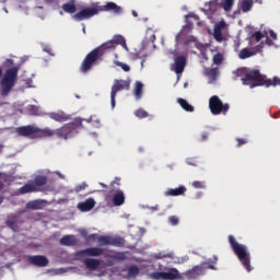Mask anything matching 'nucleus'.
I'll return each mask as SVG.
<instances>
[{
  "mask_svg": "<svg viewBox=\"0 0 280 280\" xmlns=\"http://www.w3.org/2000/svg\"><path fill=\"white\" fill-rule=\"evenodd\" d=\"M63 12H67V14H75L77 8H75V1L71 0L68 3L62 4Z\"/></svg>",
  "mask_w": 280,
  "mask_h": 280,
  "instance_id": "obj_28",
  "label": "nucleus"
},
{
  "mask_svg": "<svg viewBox=\"0 0 280 280\" xmlns=\"http://www.w3.org/2000/svg\"><path fill=\"white\" fill-rule=\"evenodd\" d=\"M44 51H46V54H49V56H54V49H51V47L46 46L44 48Z\"/></svg>",
  "mask_w": 280,
  "mask_h": 280,
  "instance_id": "obj_46",
  "label": "nucleus"
},
{
  "mask_svg": "<svg viewBox=\"0 0 280 280\" xmlns=\"http://www.w3.org/2000/svg\"><path fill=\"white\" fill-rule=\"evenodd\" d=\"M0 205H3V196H0Z\"/></svg>",
  "mask_w": 280,
  "mask_h": 280,
  "instance_id": "obj_57",
  "label": "nucleus"
},
{
  "mask_svg": "<svg viewBox=\"0 0 280 280\" xmlns=\"http://www.w3.org/2000/svg\"><path fill=\"white\" fill-rule=\"evenodd\" d=\"M225 12H231L233 5H235V0H222L220 4Z\"/></svg>",
  "mask_w": 280,
  "mask_h": 280,
  "instance_id": "obj_33",
  "label": "nucleus"
},
{
  "mask_svg": "<svg viewBox=\"0 0 280 280\" xmlns=\"http://www.w3.org/2000/svg\"><path fill=\"white\" fill-rule=\"evenodd\" d=\"M59 244L61 246H78V244H80V238L73 234L65 235L60 238Z\"/></svg>",
  "mask_w": 280,
  "mask_h": 280,
  "instance_id": "obj_14",
  "label": "nucleus"
},
{
  "mask_svg": "<svg viewBox=\"0 0 280 280\" xmlns=\"http://www.w3.org/2000/svg\"><path fill=\"white\" fill-rule=\"evenodd\" d=\"M102 185V187H106V185L105 184H101Z\"/></svg>",
  "mask_w": 280,
  "mask_h": 280,
  "instance_id": "obj_62",
  "label": "nucleus"
},
{
  "mask_svg": "<svg viewBox=\"0 0 280 280\" xmlns=\"http://www.w3.org/2000/svg\"><path fill=\"white\" fill-rule=\"evenodd\" d=\"M82 189H86V186H79V187H77V191H82Z\"/></svg>",
  "mask_w": 280,
  "mask_h": 280,
  "instance_id": "obj_52",
  "label": "nucleus"
},
{
  "mask_svg": "<svg viewBox=\"0 0 280 280\" xmlns=\"http://www.w3.org/2000/svg\"><path fill=\"white\" fill-rule=\"evenodd\" d=\"M27 261L31 266H36L37 268H45L49 264V259L44 255L28 256Z\"/></svg>",
  "mask_w": 280,
  "mask_h": 280,
  "instance_id": "obj_12",
  "label": "nucleus"
},
{
  "mask_svg": "<svg viewBox=\"0 0 280 280\" xmlns=\"http://www.w3.org/2000/svg\"><path fill=\"white\" fill-rule=\"evenodd\" d=\"M32 183L36 187V189H40L39 187H45V185H47V177L43 175H37Z\"/></svg>",
  "mask_w": 280,
  "mask_h": 280,
  "instance_id": "obj_27",
  "label": "nucleus"
},
{
  "mask_svg": "<svg viewBox=\"0 0 280 280\" xmlns=\"http://www.w3.org/2000/svg\"><path fill=\"white\" fill-rule=\"evenodd\" d=\"M138 119H145V117H149L150 114H148V112L143 108H139L133 113Z\"/></svg>",
  "mask_w": 280,
  "mask_h": 280,
  "instance_id": "obj_36",
  "label": "nucleus"
},
{
  "mask_svg": "<svg viewBox=\"0 0 280 280\" xmlns=\"http://www.w3.org/2000/svg\"><path fill=\"white\" fill-rule=\"evenodd\" d=\"M166 167L171 170V172L174 171V164H168Z\"/></svg>",
  "mask_w": 280,
  "mask_h": 280,
  "instance_id": "obj_54",
  "label": "nucleus"
},
{
  "mask_svg": "<svg viewBox=\"0 0 280 280\" xmlns=\"http://www.w3.org/2000/svg\"><path fill=\"white\" fill-rule=\"evenodd\" d=\"M206 75L209 78V83L215 82L218 80V75H220V69L219 68H211L206 70Z\"/></svg>",
  "mask_w": 280,
  "mask_h": 280,
  "instance_id": "obj_23",
  "label": "nucleus"
},
{
  "mask_svg": "<svg viewBox=\"0 0 280 280\" xmlns=\"http://www.w3.org/2000/svg\"><path fill=\"white\" fill-rule=\"evenodd\" d=\"M104 12H114V14H121V7L117 5L115 2H107L102 7Z\"/></svg>",
  "mask_w": 280,
  "mask_h": 280,
  "instance_id": "obj_18",
  "label": "nucleus"
},
{
  "mask_svg": "<svg viewBox=\"0 0 280 280\" xmlns=\"http://www.w3.org/2000/svg\"><path fill=\"white\" fill-rule=\"evenodd\" d=\"M187 191V188L185 186H179L177 188H168L165 192V196H185V192Z\"/></svg>",
  "mask_w": 280,
  "mask_h": 280,
  "instance_id": "obj_19",
  "label": "nucleus"
},
{
  "mask_svg": "<svg viewBox=\"0 0 280 280\" xmlns=\"http://www.w3.org/2000/svg\"><path fill=\"white\" fill-rule=\"evenodd\" d=\"M46 206H47V200L36 199L33 201H28L26 203V209H32L33 211H37L40 209H45Z\"/></svg>",
  "mask_w": 280,
  "mask_h": 280,
  "instance_id": "obj_16",
  "label": "nucleus"
},
{
  "mask_svg": "<svg viewBox=\"0 0 280 280\" xmlns=\"http://www.w3.org/2000/svg\"><path fill=\"white\" fill-rule=\"evenodd\" d=\"M266 44L269 45V46L273 45L272 40L270 38H268V37L266 39Z\"/></svg>",
  "mask_w": 280,
  "mask_h": 280,
  "instance_id": "obj_51",
  "label": "nucleus"
},
{
  "mask_svg": "<svg viewBox=\"0 0 280 280\" xmlns=\"http://www.w3.org/2000/svg\"><path fill=\"white\" fill-rule=\"evenodd\" d=\"M252 39L255 38L256 43H259V40H261V38H264V34H261V32L259 31H256L252 37Z\"/></svg>",
  "mask_w": 280,
  "mask_h": 280,
  "instance_id": "obj_41",
  "label": "nucleus"
},
{
  "mask_svg": "<svg viewBox=\"0 0 280 280\" xmlns=\"http://www.w3.org/2000/svg\"><path fill=\"white\" fill-rule=\"evenodd\" d=\"M19 78V67L8 69L0 80L1 95L8 97L16 84Z\"/></svg>",
  "mask_w": 280,
  "mask_h": 280,
  "instance_id": "obj_4",
  "label": "nucleus"
},
{
  "mask_svg": "<svg viewBox=\"0 0 280 280\" xmlns=\"http://www.w3.org/2000/svg\"><path fill=\"white\" fill-rule=\"evenodd\" d=\"M36 191H40V189L36 188V186L32 182L28 184H25L20 188V194H32Z\"/></svg>",
  "mask_w": 280,
  "mask_h": 280,
  "instance_id": "obj_25",
  "label": "nucleus"
},
{
  "mask_svg": "<svg viewBox=\"0 0 280 280\" xmlns=\"http://www.w3.org/2000/svg\"><path fill=\"white\" fill-rule=\"evenodd\" d=\"M151 40H152V43H154L155 40H156V35H151Z\"/></svg>",
  "mask_w": 280,
  "mask_h": 280,
  "instance_id": "obj_55",
  "label": "nucleus"
},
{
  "mask_svg": "<svg viewBox=\"0 0 280 280\" xmlns=\"http://www.w3.org/2000/svg\"><path fill=\"white\" fill-rule=\"evenodd\" d=\"M83 264L88 270H97L100 268V259L95 258H85Z\"/></svg>",
  "mask_w": 280,
  "mask_h": 280,
  "instance_id": "obj_20",
  "label": "nucleus"
},
{
  "mask_svg": "<svg viewBox=\"0 0 280 280\" xmlns=\"http://www.w3.org/2000/svg\"><path fill=\"white\" fill-rule=\"evenodd\" d=\"M269 36L272 38V40H277V33H275V31H270Z\"/></svg>",
  "mask_w": 280,
  "mask_h": 280,
  "instance_id": "obj_48",
  "label": "nucleus"
},
{
  "mask_svg": "<svg viewBox=\"0 0 280 280\" xmlns=\"http://www.w3.org/2000/svg\"><path fill=\"white\" fill-rule=\"evenodd\" d=\"M119 91H130V80H115L110 92L112 108H115V98Z\"/></svg>",
  "mask_w": 280,
  "mask_h": 280,
  "instance_id": "obj_8",
  "label": "nucleus"
},
{
  "mask_svg": "<svg viewBox=\"0 0 280 280\" xmlns=\"http://www.w3.org/2000/svg\"><path fill=\"white\" fill-rule=\"evenodd\" d=\"M237 148H242V145H246V143H248V140L244 139V138H237Z\"/></svg>",
  "mask_w": 280,
  "mask_h": 280,
  "instance_id": "obj_43",
  "label": "nucleus"
},
{
  "mask_svg": "<svg viewBox=\"0 0 280 280\" xmlns=\"http://www.w3.org/2000/svg\"><path fill=\"white\" fill-rule=\"evenodd\" d=\"M102 255H104V248L102 247H89L75 253V257L78 259H82L84 257H102Z\"/></svg>",
  "mask_w": 280,
  "mask_h": 280,
  "instance_id": "obj_9",
  "label": "nucleus"
},
{
  "mask_svg": "<svg viewBox=\"0 0 280 280\" xmlns=\"http://www.w3.org/2000/svg\"><path fill=\"white\" fill-rule=\"evenodd\" d=\"M209 108L212 115H226L231 106L229 105V103H222L220 96L213 95L209 100Z\"/></svg>",
  "mask_w": 280,
  "mask_h": 280,
  "instance_id": "obj_7",
  "label": "nucleus"
},
{
  "mask_svg": "<svg viewBox=\"0 0 280 280\" xmlns=\"http://www.w3.org/2000/svg\"><path fill=\"white\" fill-rule=\"evenodd\" d=\"M128 277H131V279H135L141 272V270L137 267V265L129 266L127 268Z\"/></svg>",
  "mask_w": 280,
  "mask_h": 280,
  "instance_id": "obj_34",
  "label": "nucleus"
},
{
  "mask_svg": "<svg viewBox=\"0 0 280 280\" xmlns=\"http://www.w3.org/2000/svg\"><path fill=\"white\" fill-rule=\"evenodd\" d=\"M115 65L117 67H120L122 69V71H130V66H128L127 63L120 62V61H116Z\"/></svg>",
  "mask_w": 280,
  "mask_h": 280,
  "instance_id": "obj_42",
  "label": "nucleus"
},
{
  "mask_svg": "<svg viewBox=\"0 0 280 280\" xmlns=\"http://www.w3.org/2000/svg\"><path fill=\"white\" fill-rule=\"evenodd\" d=\"M208 270H215V267L207 261H202L201 264L195 265L192 268L186 270L182 275L184 280H196L199 279V277H205Z\"/></svg>",
  "mask_w": 280,
  "mask_h": 280,
  "instance_id": "obj_5",
  "label": "nucleus"
},
{
  "mask_svg": "<svg viewBox=\"0 0 280 280\" xmlns=\"http://www.w3.org/2000/svg\"><path fill=\"white\" fill-rule=\"evenodd\" d=\"M4 187H5V184H3V182H0V191H3Z\"/></svg>",
  "mask_w": 280,
  "mask_h": 280,
  "instance_id": "obj_53",
  "label": "nucleus"
},
{
  "mask_svg": "<svg viewBox=\"0 0 280 280\" xmlns=\"http://www.w3.org/2000/svg\"><path fill=\"white\" fill-rule=\"evenodd\" d=\"M222 30H224V24H217L214 26V40H217V43H222V40H224V36L222 35Z\"/></svg>",
  "mask_w": 280,
  "mask_h": 280,
  "instance_id": "obj_24",
  "label": "nucleus"
},
{
  "mask_svg": "<svg viewBox=\"0 0 280 280\" xmlns=\"http://www.w3.org/2000/svg\"><path fill=\"white\" fill-rule=\"evenodd\" d=\"M264 86H280V78L273 77V79H267L266 75L264 78Z\"/></svg>",
  "mask_w": 280,
  "mask_h": 280,
  "instance_id": "obj_31",
  "label": "nucleus"
},
{
  "mask_svg": "<svg viewBox=\"0 0 280 280\" xmlns=\"http://www.w3.org/2000/svg\"><path fill=\"white\" fill-rule=\"evenodd\" d=\"M81 234L83 235V237H86V231H83Z\"/></svg>",
  "mask_w": 280,
  "mask_h": 280,
  "instance_id": "obj_58",
  "label": "nucleus"
},
{
  "mask_svg": "<svg viewBox=\"0 0 280 280\" xmlns=\"http://www.w3.org/2000/svg\"><path fill=\"white\" fill-rule=\"evenodd\" d=\"M117 45H121L124 49H128V46L126 45V38H124L121 35H116L113 39L105 42L104 44L91 50L81 62L79 71L81 73H89L93 67L104 60V54H106V51H110V49H115Z\"/></svg>",
  "mask_w": 280,
  "mask_h": 280,
  "instance_id": "obj_2",
  "label": "nucleus"
},
{
  "mask_svg": "<svg viewBox=\"0 0 280 280\" xmlns=\"http://www.w3.org/2000/svg\"><path fill=\"white\" fill-rule=\"evenodd\" d=\"M98 12L100 11L96 8H86L75 13L73 19L75 21H84L86 19H91L92 16H95V14H98Z\"/></svg>",
  "mask_w": 280,
  "mask_h": 280,
  "instance_id": "obj_11",
  "label": "nucleus"
},
{
  "mask_svg": "<svg viewBox=\"0 0 280 280\" xmlns=\"http://www.w3.org/2000/svg\"><path fill=\"white\" fill-rule=\"evenodd\" d=\"M187 163H188V165H192V166H197L198 165V163L194 159H188Z\"/></svg>",
  "mask_w": 280,
  "mask_h": 280,
  "instance_id": "obj_47",
  "label": "nucleus"
},
{
  "mask_svg": "<svg viewBox=\"0 0 280 280\" xmlns=\"http://www.w3.org/2000/svg\"><path fill=\"white\" fill-rule=\"evenodd\" d=\"M5 224L9 229H12L14 233H19V220L16 215L8 217Z\"/></svg>",
  "mask_w": 280,
  "mask_h": 280,
  "instance_id": "obj_21",
  "label": "nucleus"
},
{
  "mask_svg": "<svg viewBox=\"0 0 280 280\" xmlns=\"http://www.w3.org/2000/svg\"><path fill=\"white\" fill-rule=\"evenodd\" d=\"M224 60V57L222 56V54H217L213 56V65H222Z\"/></svg>",
  "mask_w": 280,
  "mask_h": 280,
  "instance_id": "obj_38",
  "label": "nucleus"
},
{
  "mask_svg": "<svg viewBox=\"0 0 280 280\" xmlns=\"http://www.w3.org/2000/svg\"><path fill=\"white\" fill-rule=\"evenodd\" d=\"M97 242L100 246H124V238L112 236H98Z\"/></svg>",
  "mask_w": 280,
  "mask_h": 280,
  "instance_id": "obj_10",
  "label": "nucleus"
},
{
  "mask_svg": "<svg viewBox=\"0 0 280 280\" xmlns=\"http://www.w3.org/2000/svg\"><path fill=\"white\" fill-rule=\"evenodd\" d=\"M180 222V220L178 219V217L176 215H172L168 218V223L172 225V226H178V223Z\"/></svg>",
  "mask_w": 280,
  "mask_h": 280,
  "instance_id": "obj_39",
  "label": "nucleus"
},
{
  "mask_svg": "<svg viewBox=\"0 0 280 280\" xmlns=\"http://www.w3.org/2000/svg\"><path fill=\"white\" fill-rule=\"evenodd\" d=\"M113 202L115 207H121V205L126 202V196L124 195V191L117 190L113 196Z\"/></svg>",
  "mask_w": 280,
  "mask_h": 280,
  "instance_id": "obj_22",
  "label": "nucleus"
},
{
  "mask_svg": "<svg viewBox=\"0 0 280 280\" xmlns=\"http://www.w3.org/2000/svg\"><path fill=\"white\" fill-rule=\"evenodd\" d=\"M119 180L120 178L116 177L114 182L110 183V187H112V191H115L117 188H115V185L116 187H119Z\"/></svg>",
  "mask_w": 280,
  "mask_h": 280,
  "instance_id": "obj_44",
  "label": "nucleus"
},
{
  "mask_svg": "<svg viewBox=\"0 0 280 280\" xmlns=\"http://www.w3.org/2000/svg\"><path fill=\"white\" fill-rule=\"evenodd\" d=\"M115 259H120V260L126 259V255H124L122 253H119L115 256Z\"/></svg>",
  "mask_w": 280,
  "mask_h": 280,
  "instance_id": "obj_49",
  "label": "nucleus"
},
{
  "mask_svg": "<svg viewBox=\"0 0 280 280\" xmlns=\"http://www.w3.org/2000/svg\"><path fill=\"white\" fill-rule=\"evenodd\" d=\"M250 56H255V52L249 51L248 48H243L238 54V58H241V60H246V58H250Z\"/></svg>",
  "mask_w": 280,
  "mask_h": 280,
  "instance_id": "obj_35",
  "label": "nucleus"
},
{
  "mask_svg": "<svg viewBox=\"0 0 280 280\" xmlns=\"http://www.w3.org/2000/svg\"><path fill=\"white\" fill-rule=\"evenodd\" d=\"M188 19H194L195 21H200V18L198 15H196L195 13H188L186 15V25L184 26V28L189 30V32H191V30H194V23L189 22Z\"/></svg>",
  "mask_w": 280,
  "mask_h": 280,
  "instance_id": "obj_30",
  "label": "nucleus"
},
{
  "mask_svg": "<svg viewBox=\"0 0 280 280\" xmlns=\"http://www.w3.org/2000/svg\"><path fill=\"white\" fill-rule=\"evenodd\" d=\"M95 207V199L88 198L85 201L78 203L79 211L88 212L91 211Z\"/></svg>",
  "mask_w": 280,
  "mask_h": 280,
  "instance_id": "obj_17",
  "label": "nucleus"
},
{
  "mask_svg": "<svg viewBox=\"0 0 280 280\" xmlns=\"http://www.w3.org/2000/svg\"><path fill=\"white\" fill-rule=\"evenodd\" d=\"M108 266H113V262L109 261V262H108Z\"/></svg>",
  "mask_w": 280,
  "mask_h": 280,
  "instance_id": "obj_61",
  "label": "nucleus"
},
{
  "mask_svg": "<svg viewBox=\"0 0 280 280\" xmlns=\"http://www.w3.org/2000/svg\"><path fill=\"white\" fill-rule=\"evenodd\" d=\"M57 174H58V176H59L60 178H65V176H62V174H60V173H58V172H57Z\"/></svg>",
  "mask_w": 280,
  "mask_h": 280,
  "instance_id": "obj_59",
  "label": "nucleus"
},
{
  "mask_svg": "<svg viewBox=\"0 0 280 280\" xmlns=\"http://www.w3.org/2000/svg\"><path fill=\"white\" fill-rule=\"evenodd\" d=\"M177 104H179V106L186 110V113H194L195 107L194 105L189 104V102H187V100L185 98H177Z\"/></svg>",
  "mask_w": 280,
  "mask_h": 280,
  "instance_id": "obj_26",
  "label": "nucleus"
},
{
  "mask_svg": "<svg viewBox=\"0 0 280 280\" xmlns=\"http://www.w3.org/2000/svg\"><path fill=\"white\" fill-rule=\"evenodd\" d=\"M201 139L202 141H207V139H209V132H203Z\"/></svg>",
  "mask_w": 280,
  "mask_h": 280,
  "instance_id": "obj_50",
  "label": "nucleus"
},
{
  "mask_svg": "<svg viewBox=\"0 0 280 280\" xmlns=\"http://www.w3.org/2000/svg\"><path fill=\"white\" fill-rule=\"evenodd\" d=\"M238 5L242 12H250L253 10L254 2L253 0H242Z\"/></svg>",
  "mask_w": 280,
  "mask_h": 280,
  "instance_id": "obj_29",
  "label": "nucleus"
},
{
  "mask_svg": "<svg viewBox=\"0 0 280 280\" xmlns=\"http://www.w3.org/2000/svg\"><path fill=\"white\" fill-rule=\"evenodd\" d=\"M132 16H135V18L139 16V14L137 13V11H132Z\"/></svg>",
  "mask_w": 280,
  "mask_h": 280,
  "instance_id": "obj_56",
  "label": "nucleus"
},
{
  "mask_svg": "<svg viewBox=\"0 0 280 280\" xmlns=\"http://www.w3.org/2000/svg\"><path fill=\"white\" fill-rule=\"evenodd\" d=\"M48 117L54 121H58L59 124H65V121H69V119H71V116L62 110L49 113Z\"/></svg>",
  "mask_w": 280,
  "mask_h": 280,
  "instance_id": "obj_13",
  "label": "nucleus"
},
{
  "mask_svg": "<svg viewBox=\"0 0 280 280\" xmlns=\"http://www.w3.org/2000/svg\"><path fill=\"white\" fill-rule=\"evenodd\" d=\"M192 187L195 189H206L207 188V185L205 184V182H194L192 183Z\"/></svg>",
  "mask_w": 280,
  "mask_h": 280,
  "instance_id": "obj_40",
  "label": "nucleus"
},
{
  "mask_svg": "<svg viewBox=\"0 0 280 280\" xmlns=\"http://www.w3.org/2000/svg\"><path fill=\"white\" fill-rule=\"evenodd\" d=\"M83 34H86V27H83Z\"/></svg>",
  "mask_w": 280,
  "mask_h": 280,
  "instance_id": "obj_60",
  "label": "nucleus"
},
{
  "mask_svg": "<svg viewBox=\"0 0 280 280\" xmlns=\"http://www.w3.org/2000/svg\"><path fill=\"white\" fill-rule=\"evenodd\" d=\"M174 264L183 265L187 264L189 261V256H179V257H173Z\"/></svg>",
  "mask_w": 280,
  "mask_h": 280,
  "instance_id": "obj_37",
  "label": "nucleus"
},
{
  "mask_svg": "<svg viewBox=\"0 0 280 280\" xmlns=\"http://www.w3.org/2000/svg\"><path fill=\"white\" fill-rule=\"evenodd\" d=\"M142 95H143V83H141V81H137L135 86L136 100H141Z\"/></svg>",
  "mask_w": 280,
  "mask_h": 280,
  "instance_id": "obj_32",
  "label": "nucleus"
},
{
  "mask_svg": "<svg viewBox=\"0 0 280 280\" xmlns=\"http://www.w3.org/2000/svg\"><path fill=\"white\" fill-rule=\"evenodd\" d=\"M234 74L236 78H241V82L244 86H249V89L264 86V79L266 78V74H261L259 69L241 68L237 69Z\"/></svg>",
  "mask_w": 280,
  "mask_h": 280,
  "instance_id": "obj_3",
  "label": "nucleus"
},
{
  "mask_svg": "<svg viewBox=\"0 0 280 280\" xmlns=\"http://www.w3.org/2000/svg\"><path fill=\"white\" fill-rule=\"evenodd\" d=\"M82 128V118H75L72 122H68L58 129H51L46 127L40 129L34 125L21 126L15 129L19 137H25L26 139H47L48 137L56 136L57 139H72Z\"/></svg>",
  "mask_w": 280,
  "mask_h": 280,
  "instance_id": "obj_1",
  "label": "nucleus"
},
{
  "mask_svg": "<svg viewBox=\"0 0 280 280\" xmlns=\"http://www.w3.org/2000/svg\"><path fill=\"white\" fill-rule=\"evenodd\" d=\"M162 271H156L151 275L152 279L155 280H185L183 273L174 267L160 268Z\"/></svg>",
  "mask_w": 280,
  "mask_h": 280,
  "instance_id": "obj_6",
  "label": "nucleus"
},
{
  "mask_svg": "<svg viewBox=\"0 0 280 280\" xmlns=\"http://www.w3.org/2000/svg\"><path fill=\"white\" fill-rule=\"evenodd\" d=\"M185 67H187V58H185V56H177L175 58V73H177V75H180V73L185 71Z\"/></svg>",
  "mask_w": 280,
  "mask_h": 280,
  "instance_id": "obj_15",
  "label": "nucleus"
},
{
  "mask_svg": "<svg viewBox=\"0 0 280 280\" xmlns=\"http://www.w3.org/2000/svg\"><path fill=\"white\" fill-rule=\"evenodd\" d=\"M97 237H100V236H97V234H90L88 236V241L89 242H95V240H97Z\"/></svg>",
  "mask_w": 280,
  "mask_h": 280,
  "instance_id": "obj_45",
  "label": "nucleus"
}]
</instances>
